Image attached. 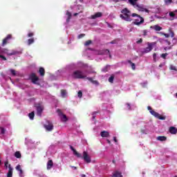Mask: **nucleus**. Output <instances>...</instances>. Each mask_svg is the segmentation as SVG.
Wrapping results in <instances>:
<instances>
[{
	"instance_id": "obj_1",
	"label": "nucleus",
	"mask_w": 177,
	"mask_h": 177,
	"mask_svg": "<svg viewBox=\"0 0 177 177\" xmlns=\"http://www.w3.org/2000/svg\"><path fill=\"white\" fill-rule=\"evenodd\" d=\"M85 53H87V56L90 60H93L96 62H102V60H106V59H111V55H110V50H92L88 48L86 50Z\"/></svg>"
},
{
	"instance_id": "obj_2",
	"label": "nucleus",
	"mask_w": 177,
	"mask_h": 177,
	"mask_svg": "<svg viewBox=\"0 0 177 177\" xmlns=\"http://www.w3.org/2000/svg\"><path fill=\"white\" fill-rule=\"evenodd\" d=\"M72 78H75V80H88L93 85H99V82L95 80L94 77H86V74L85 72L82 71H75L71 75Z\"/></svg>"
},
{
	"instance_id": "obj_3",
	"label": "nucleus",
	"mask_w": 177,
	"mask_h": 177,
	"mask_svg": "<svg viewBox=\"0 0 177 177\" xmlns=\"http://www.w3.org/2000/svg\"><path fill=\"white\" fill-rule=\"evenodd\" d=\"M19 53H20V52L17 50H12L11 52H9V50L0 47V59H2V60H6V57L4 55H7L8 56H13L15 55H19Z\"/></svg>"
},
{
	"instance_id": "obj_4",
	"label": "nucleus",
	"mask_w": 177,
	"mask_h": 177,
	"mask_svg": "<svg viewBox=\"0 0 177 177\" xmlns=\"http://www.w3.org/2000/svg\"><path fill=\"white\" fill-rule=\"evenodd\" d=\"M88 65L84 64L82 62H79L77 64H71L68 65L66 68V71H71V70H75L77 68H86Z\"/></svg>"
},
{
	"instance_id": "obj_5",
	"label": "nucleus",
	"mask_w": 177,
	"mask_h": 177,
	"mask_svg": "<svg viewBox=\"0 0 177 177\" xmlns=\"http://www.w3.org/2000/svg\"><path fill=\"white\" fill-rule=\"evenodd\" d=\"M121 12L122 14L120 15V17H121L122 20H125V21H132V18H131L132 15H131V11H129V10L124 8Z\"/></svg>"
},
{
	"instance_id": "obj_6",
	"label": "nucleus",
	"mask_w": 177,
	"mask_h": 177,
	"mask_svg": "<svg viewBox=\"0 0 177 177\" xmlns=\"http://www.w3.org/2000/svg\"><path fill=\"white\" fill-rule=\"evenodd\" d=\"M131 17H137V19H136L135 21H133V24H135L136 26H140V24L145 22V19H143V17H140V15L133 13L131 15Z\"/></svg>"
},
{
	"instance_id": "obj_7",
	"label": "nucleus",
	"mask_w": 177,
	"mask_h": 177,
	"mask_svg": "<svg viewBox=\"0 0 177 177\" xmlns=\"http://www.w3.org/2000/svg\"><path fill=\"white\" fill-rule=\"evenodd\" d=\"M150 114H151V115H153V117H155L156 118H158V120H165V116H160V113L156 112V111L153 110L151 106H148L147 107Z\"/></svg>"
},
{
	"instance_id": "obj_8",
	"label": "nucleus",
	"mask_w": 177,
	"mask_h": 177,
	"mask_svg": "<svg viewBox=\"0 0 177 177\" xmlns=\"http://www.w3.org/2000/svg\"><path fill=\"white\" fill-rule=\"evenodd\" d=\"M138 106H136V104H131V103L127 102L124 104V109L128 111H132V110H136Z\"/></svg>"
},
{
	"instance_id": "obj_9",
	"label": "nucleus",
	"mask_w": 177,
	"mask_h": 177,
	"mask_svg": "<svg viewBox=\"0 0 177 177\" xmlns=\"http://www.w3.org/2000/svg\"><path fill=\"white\" fill-rule=\"evenodd\" d=\"M153 45H154V43H148V47L141 49V53L145 54V53H149V52H151Z\"/></svg>"
},
{
	"instance_id": "obj_10",
	"label": "nucleus",
	"mask_w": 177,
	"mask_h": 177,
	"mask_svg": "<svg viewBox=\"0 0 177 177\" xmlns=\"http://www.w3.org/2000/svg\"><path fill=\"white\" fill-rule=\"evenodd\" d=\"M44 128L48 132L53 130V124L49 121H47L46 124H44Z\"/></svg>"
},
{
	"instance_id": "obj_11",
	"label": "nucleus",
	"mask_w": 177,
	"mask_h": 177,
	"mask_svg": "<svg viewBox=\"0 0 177 177\" xmlns=\"http://www.w3.org/2000/svg\"><path fill=\"white\" fill-rule=\"evenodd\" d=\"M83 160H84L85 162H87V164H89L92 161L91 156H89L86 151L83 152Z\"/></svg>"
},
{
	"instance_id": "obj_12",
	"label": "nucleus",
	"mask_w": 177,
	"mask_h": 177,
	"mask_svg": "<svg viewBox=\"0 0 177 177\" xmlns=\"http://www.w3.org/2000/svg\"><path fill=\"white\" fill-rule=\"evenodd\" d=\"M37 115L41 117L42 115V111H44V106L41 104L36 105Z\"/></svg>"
},
{
	"instance_id": "obj_13",
	"label": "nucleus",
	"mask_w": 177,
	"mask_h": 177,
	"mask_svg": "<svg viewBox=\"0 0 177 177\" xmlns=\"http://www.w3.org/2000/svg\"><path fill=\"white\" fill-rule=\"evenodd\" d=\"M57 113H58V115L60 117V119L62 121H63V122H66L67 121V116L64 114H63V113H62V111H60V109L57 110Z\"/></svg>"
},
{
	"instance_id": "obj_14",
	"label": "nucleus",
	"mask_w": 177,
	"mask_h": 177,
	"mask_svg": "<svg viewBox=\"0 0 177 177\" xmlns=\"http://www.w3.org/2000/svg\"><path fill=\"white\" fill-rule=\"evenodd\" d=\"M8 80H10V81H11V82H12L13 84V80H12L11 77H6V75H5L3 73L1 74L0 81H1L3 84H5V82H6Z\"/></svg>"
},
{
	"instance_id": "obj_15",
	"label": "nucleus",
	"mask_w": 177,
	"mask_h": 177,
	"mask_svg": "<svg viewBox=\"0 0 177 177\" xmlns=\"http://www.w3.org/2000/svg\"><path fill=\"white\" fill-rule=\"evenodd\" d=\"M15 169L19 172V177H24V171H23V169H21V166L20 165H18Z\"/></svg>"
},
{
	"instance_id": "obj_16",
	"label": "nucleus",
	"mask_w": 177,
	"mask_h": 177,
	"mask_svg": "<svg viewBox=\"0 0 177 177\" xmlns=\"http://www.w3.org/2000/svg\"><path fill=\"white\" fill-rule=\"evenodd\" d=\"M6 177H13V167L10 165H8V171L6 174Z\"/></svg>"
},
{
	"instance_id": "obj_17",
	"label": "nucleus",
	"mask_w": 177,
	"mask_h": 177,
	"mask_svg": "<svg viewBox=\"0 0 177 177\" xmlns=\"http://www.w3.org/2000/svg\"><path fill=\"white\" fill-rule=\"evenodd\" d=\"M30 79L32 80V82L33 84H38V80L39 78L37 77V75H35V73H32L30 75Z\"/></svg>"
},
{
	"instance_id": "obj_18",
	"label": "nucleus",
	"mask_w": 177,
	"mask_h": 177,
	"mask_svg": "<svg viewBox=\"0 0 177 177\" xmlns=\"http://www.w3.org/2000/svg\"><path fill=\"white\" fill-rule=\"evenodd\" d=\"M8 73H10V75H12V77H17L19 76V72L16 71L14 69H9Z\"/></svg>"
},
{
	"instance_id": "obj_19",
	"label": "nucleus",
	"mask_w": 177,
	"mask_h": 177,
	"mask_svg": "<svg viewBox=\"0 0 177 177\" xmlns=\"http://www.w3.org/2000/svg\"><path fill=\"white\" fill-rule=\"evenodd\" d=\"M102 16H103L102 12H96L95 14L91 16V19H95L99 17H102Z\"/></svg>"
},
{
	"instance_id": "obj_20",
	"label": "nucleus",
	"mask_w": 177,
	"mask_h": 177,
	"mask_svg": "<svg viewBox=\"0 0 177 177\" xmlns=\"http://www.w3.org/2000/svg\"><path fill=\"white\" fill-rule=\"evenodd\" d=\"M12 38V35H8L5 39H3L2 42V46H5L8 44V41Z\"/></svg>"
},
{
	"instance_id": "obj_21",
	"label": "nucleus",
	"mask_w": 177,
	"mask_h": 177,
	"mask_svg": "<svg viewBox=\"0 0 177 177\" xmlns=\"http://www.w3.org/2000/svg\"><path fill=\"white\" fill-rule=\"evenodd\" d=\"M152 30H155V31H161L162 30V28L158 25L152 26L150 27Z\"/></svg>"
},
{
	"instance_id": "obj_22",
	"label": "nucleus",
	"mask_w": 177,
	"mask_h": 177,
	"mask_svg": "<svg viewBox=\"0 0 177 177\" xmlns=\"http://www.w3.org/2000/svg\"><path fill=\"white\" fill-rule=\"evenodd\" d=\"M169 131L170 133H171L172 135H176L177 133V129L175 128L174 127H171Z\"/></svg>"
},
{
	"instance_id": "obj_23",
	"label": "nucleus",
	"mask_w": 177,
	"mask_h": 177,
	"mask_svg": "<svg viewBox=\"0 0 177 177\" xmlns=\"http://www.w3.org/2000/svg\"><path fill=\"white\" fill-rule=\"evenodd\" d=\"M100 136H102V138H109L110 133H109V131H104L100 133Z\"/></svg>"
},
{
	"instance_id": "obj_24",
	"label": "nucleus",
	"mask_w": 177,
	"mask_h": 177,
	"mask_svg": "<svg viewBox=\"0 0 177 177\" xmlns=\"http://www.w3.org/2000/svg\"><path fill=\"white\" fill-rule=\"evenodd\" d=\"M53 167V161H52V160H48L47 162V169L48 170L52 169Z\"/></svg>"
},
{
	"instance_id": "obj_25",
	"label": "nucleus",
	"mask_w": 177,
	"mask_h": 177,
	"mask_svg": "<svg viewBox=\"0 0 177 177\" xmlns=\"http://www.w3.org/2000/svg\"><path fill=\"white\" fill-rule=\"evenodd\" d=\"M66 16L67 17L66 19V23H69L70 19H71V12L66 11Z\"/></svg>"
},
{
	"instance_id": "obj_26",
	"label": "nucleus",
	"mask_w": 177,
	"mask_h": 177,
	"mask_svg": "<svg viewBox=\"0 0 177 177\" xmlns=\"http://www.w3.org/2000/svg\"><path fill=\"white\" fill-rule=\"evenodd\" d=\"M39 74L44 77L45 75V69L43 67H40L39 69Z\"/></svg>"
},
{
	"instance_id": "obj_27",
	"label": "nucleus",
	"mask_w": 177,
	"mask_h": 177,
	"mask_svg": "<svg viewBox=\"0 0 177 177\" xmlns=\"http://www.w3.org/2000/svg\"><path fill=\"white\" fill-rule=\"evenodd\" d=\"M112 177H122V174H121V172L118 171H115L113 174Z\"/></svg>"
},
{
	"instance_id": "obj_28",
	"label": "nucleus",
	"mask_w": 177,
	"mask_h": 177,
	"mask_svg": "<svg viewBox=\"0 0 177 177\" xmlns=\"http://www.w3.org/2000/svg\"><path fill=\"white\" fill-rule=\"evenodd\" d=\"M71 149L73 151V154L75 156H77L78 158L81 157V154L77 152V151H75V149L73 147H71Z\"/></svg>"
},
{
	"instance_id": "obj_29",
	"label": "nucleus",
	"mask_w": 177,
	"mask_h": 177,
	"mask_svg": "<svg viewBox=\"0 0 177 177\" xmlns=\"http://www.w3.org/2000/svg\"><path fill=\"white\" fill-rule=\"evenodd\" d=\"M157 140H160V142H165V140H167V137L158 136V137H157Z\"/></svg>"
},
{
	"instance_id": "obj_30",
	"label": "nucleus",
	"mask_w": 177,
	"mask_h": 177,
	"mask_svg": "<svg viewBox=\"0 0 177 177\" xmlns=\"http://www.w3.org/2000/svg\"><path fill=\"white\" fill-rule=\"evenodd\" d=\"M61 96L62 97H66L67 96V91L66 90L61 91Z\"/></svg>"
},
{
	"instance_id": "obj_31",
	"label": "nucleus",
	"mask_w": 177,
	"mask_h": 177,
	"mask_svg": "<svg viewBox=\"0 0 177 177\" xmlns=\"http://www.w3.org/2000/svg\"><path fill=\"white\" fill-rule=\"evenodd\" d=\"M109 82H110L111 84H113V82H114V75H111L109 79H108Z\"/></svg>"
},
{
	"instance_id": "obj_32",
	"label": "nucleus",
	"mask_w": 177,
	"mask_h": 177,
	"mask_svg": "<svg viewBox=\"0 0 177 177\" xmlns=\"http://www.w3.org/2000/svg\"><path fill=\"white\" fill-rule=\"evenodd\" d=\"M109 70H110V66L107 65L102 69V71H103L104 73H107Z\"/></svg>"
},
{
	"instance_id": "obj_33",
	"label": "nucleus",
	"mask_w": 177,
	"mask_h": 177,
	"mask_svg": "<svg viewBox=\"0 0 177 177\" xmlns=\"http://www.w3.org/2000/svg\"><path fill=\"white\" fill-rule=\"evenodd\" d=\"M34 42H35L34 38H30L28 39V46L32 45V44H34Z\"/></svg>"
},
{
	"instance_id": "obj_34",
	"label": "nucleus",
	"mask_w": 177,
	"mask_h": 177,
	"mask_svg": "<svg viewBox=\"0 0 177 177\" xmlns=\"http://www.w3.org/2000/svg\"><path fill=\"white\" fill-rule=\"evenodd\" d=\"M15 157H16L17 158H21V153H20V151H16L15 153Z\"/></svg>"
},
{
	"instance_id": "obj_35",
	"label": "nucleus",
	"mask_w": 177,
	"mask_h": 177,
	"mask_svg": "<svg viewBox=\"0 0 177 177\" xmlns=\"http://www.w3.org/2000/svg\"><path fill=\"white\" fill-rule=\"evenodd\" d=\"M165 5H167V6L171 5L172 3V0H164Z\"/></svg>"
},
{
	"instance_id": "obj_36",
	"label": "nucleus",
	"mask_w": 177,
	"mask_h": 177,
	"mask_svg": "<svg viewBox=\"0 0 177 177\" xmlns=\"http://www.w3.org/2000/svg\"><path fill=\"white\" fill-rule=\"evenodd\" d=\"M34 112H31L30 113L28 114V117L30 118V120H34Z\"/></svg>"
},
{
	"instance_id": "obj_37",
	"label": "nucleus",
	"mask_w": 177,
	"mask_h": 177,
	"mask_svg": "<svg viewBox=\"0 0 177 177\" xmlns=\"http://www.w3.org/2000/svg\"><path fill=\"white\" fill-rule=\"evenodd\" d=\"M169 16H170V17L172 18V20H174V18L175 17V13H174V12H170L169 13Z\"/></svg>"
},
{
	"instance_id": "obj_38",
	"label": "nucleus",
	"mask_w": 177,
	"mask_h": 177,
	"mask_svg": "<svg viewBox=\"0 0 177 177\" xmlns=\"http://www.w3.org/2000/svg\"><path fill=\"white\" fill-rule=\"evenodd\" d=\"M91 44H92V41L88 40V41L85 42L84 45H85V46H89V45H91Z\"/></svg>"
},
{
	"instance_id": "obj_39",
	"label": "nucleus",
	"mask_w": 177,
	"mask_h": 177,
	"mask_svg": "<svg viewBox=\"0 0 177 177\" xmlns=\"http://www.w3.org/2000/svg\"><path fill=\"white\" fill-rule=\"evenodd\" d=\"M169 68H170V70H173L174 71H176V66H175L174 65H170Z\"/></svg>"
},
{
	"instance_id": "obj_40",
	"label": "nucleus",
	"mask_w": 177,
	"mask_h": 177,
	"mask_svg": "<svg viewBox=\"0 0 177 177\" xmlns=\"http://www.w3.org/2000/svg\"><path fill=\"white\" fill-rule=\"evenodd\" d=\"M77 97H80V99H81V97H82V91H78Z\"/></svg>"
},
{
	"instance_id": "obj_41",
	"label": "nucleus",
	"mask_w": 177,
	"mask_h": 177,
	"mask_svg": "<svg viewBox=\"0 0 177 177\" xmlns=\"http://www.w3.org/2000/svg\"><path fill=\"white\" fill-rule=\"evenodd\" d=\"M169 35L171 37V38H174V37H175V34L174 33L173 31H171V29H169Z\"/></svg>"
},
{
	"instance_id": "obj_42",
	"label": "nucleus",
	"mask_w": 177,
	"mask_h": 177,
	"mask_svg": "<svg viewBox=\"0 0 177 177\" xmlns=\"http://www.w3.org/2000/svg\"><path fill=\"white\" fill-rule=\"evenodd\" d=\"M167 55L168 53H163L160 55V57H162V59H166Z\"/></svg>"
},
{
	"instance_id": "obj_43",
	"label": "nucleus",
	"mask_w": 177,
	"mask_h": 177,
	"mask_svg": "<svg viewBox=\"0 0 177 177\" xmlns=\"http://www.w3.org/2000/svg\"><path fill=\"white\" fill-rule=\"evenodd\" d=\"M129 62L131 64V68H132V69H133V70H135V68H136V65H135V64L131 62V61H129Z\"/></svg>"
},
{
	"instance_id": "obj_44",
	"label": "nucleus",
	"mask_w": 177,
	"mask_h": 177,
	"mask_svg": "<svg viewBox=\"0 0 177 177\" xmlns=\"http://www.w3.org/2000/svg\"><path fill=\"white\" fill-rule=\"evenodd\" d=\"M85 37V34H81L77 36L78 39H81V38H84Z\"/></svg>"
},
{
	"instance_id": "obj_45",
	"label": "nucleus",
	"mask_w": 177,
	"mask_h": 177,
	"mask_svg": "<svg viewBox=\"0 0 177 177\" xmlns=\"http://www.w3.org/2000/svg\"><path fill=\"white\" fill-rule=\"evenodd\" d=\"M0 131H1V133L3 135V133H5V129H3V127H0Z\"/></svg>"
},
{
	"instance_id": "obj_46",
	"label": "nucleus",
	"mask_w": 177,
	"mask_h": 177,
	"mask_svg": "<svg viewBox=\"0 0 177 177\" xmlns=\"http://www.w3.org/2000/svg\"><path fill=\"white\" fill-rule=\"evenodd\" d=\"M75 9H78L79 10H82V6H77L75 7Z\"/></svg>"
},
{
	"instance_id": "obj_47",
	"label": "nucleus",
	"mask_w": 177,
	"mask_h": 177,
	"mask_svg": "<svg viewBox=\"0 0 177 177\" xmlns=\"http://www.w3.org/2000/svg\"><path fill=\"white\" fill-rule=\"evenodd\" d=\"M28 37H34V33L33 32L28 33Z\"/></svg>"
},
{
	"instance_id": "obj_48",
	"label": "nucleus",
	"mask_w": 177,
	"mask_h": 177,
	"mask_svg": "<svg viewBox=\"0 0 177 177\" xmlns=\"http://www.w3.org/2000/svg\"><path fill=\"white\" fill-rule=\"evenodd\" d=\"M95 118H96V112H93V117H92V118H93V120H95Z\"/></svg>"
},
{
	"instance_id": "obj_49",
	"label": "nucleus",
	"mask_w": 177,
	"mask_h": 177,
	"mask_svg": "<svg viewBox=\"0 0 177 177\" xmlns=\"http://www.w3.org/2000/svg\"><path fill=\"white\" fill-rule=\"evenodd\" d=\"M157 57V54H156V53H153V60H154V62H156V58Z\"/></svg>"
},
{
	"instance_id": "obj_50",
	"label": "nucleus",
	"mask_w": 177,
	"mask_h": 177,
	"mask_svg": "<svg viewBox=\"0 0 177 177\" xmlns=\"http://www.w3.org/2000/svg\"><path fill=\"white\" fill-rule=\"evenodd\" d=\"M4 164H5L6 168L8 169V165H9V162L8 161H6Z\"/></svg>"
},
{
	"instance_id": "obj_51",
	"label": "nucleus",
	"mask_w": 177,
	"mask_h": 177,
	"mask_svg": "<svg viewBox=\"0 0 177 177\" xmlns=\"http://www.w3.org/2000/svg\"><path fill=\"white\" fill-rule=\"evenodd\" d=\"M39 177H47L46 175L43 174H39Z\"/></svg>"
},
{
	"instance_id": "obj_52",
	"label": "nucleus",
	"mask_w": 177,
	"mask_h": 177,
	"mask_svg": "<svg viewBox=\"0 0 177 177\" xmlns=\"http://www.w3.org/2000/svg\"><path fill=\"white\" fill-rule=\"evenodd\" d=\"M171 46H169V47H165V50H169V49H171Z\"/></svg>"
},
{
	"instance_id": "obj_53",
	"label": "nucleus",
	"mask_w": 177,
	"mask_h": 177,
	"mask_svg": "<svg viewBox=\"0 0 177 177\" xmlns=\"http://www.w3.org/2000/svg\"><path fill=\"white\" fill-rule=\"evenodd\" d=\"M147 32H148L147 30H143L144 35H147Z\"/></svg>"
},
{
	"instance_id": "obj_54",
	"label": "nucleus",
	"mask_w": 177,
	"mask_h": 177,
	"mask_svg": "<svg viewBox=\"0 0 177 177\" xmlns=\"http://www.w3.org/2000/svg\"><path fill=\"white\" fill-rule=\"evenodd\" d=\"M141 85H142V86H146L147 85V82H145L144 83H142Z\"/></svg>"
},
{
	"instance_id": "obj_55",
	"label": "nucleus",
	"mask_w": 177,
	"mask_h": 177,
	"mask_svg": "<svg viewBox=\"0 0 177 177\" xmlns=\"http://www.w3.org/2000/svg\"><path fill=\"white\" fill-rule=\"evenodd\" d=\"M164 66H165V64H160V65H159V67H164Z\"/></svg>"
},
{
	"instance_id": "obj_56",
	"label": "nucleus",
	"mask_w": 177,
	"mask_h": 177,
	"mask_svg": "<svg viewBox=\"0 0 177 177\" xmlns=\"http://www.w3.org/2000/svg\"><path fill=\"white\" fill-rule=\"evenodd\" d=\"M169 34H165V37H166V38H169Z\"/></svg>"
},
{
	"instance_id": "obj_57",
	"label": "nucleus",
	"mask_w": 177,
	"mask_h": 177,
	"mask_svg": "<svg viewBox=\"0 0 177 177\" xmlns=\"http://www.w3.org/2000/svg\"><path fill=\"white\" fill-rule=\"evenodd\" d=\"M81 12H82V10H81V11L79 12L75 13V14H74V16H78V14H79V13H81Z\"/></svg>"
},
{
	"instance_id": "obj_58",
	"label": "nucleus",
	"mask_w": 177,
	"mask_h": 177,
	"mask_svg": "<svg viewBox=\"0 0 177 177\" xmlns=\"http://www.w3.org/2000/svg\"><path fill=\"white\" fill-rule=\"evenodd\" d=\"M113 140H114V142H115V143H117V138H115V137H113Z\"/></svg>"
},
{
	"instance_id": "obj_59",
	"label": "nucleus",
	"mask_w": 177,
	"mask_h": 177,
	"mask_svg": "<svg viewBox=\"0 0 177 177\" xmlns=\"http://www.w3.org/2000/svg\"><path fill=\"white\" fill-rule=\"evenodd\" d=\"M138 42V44H140V42H142V39H140L138 41H137Z\"/></svg>"
},
{
	"instance_id": "obj_60",
	"label": "nucleus",
	"mask_w": 177,
	"mask_h": 177,
	"mask_svg": "<svg viewBox=\"0 0 177 177\" xmlns=\"http://www.w3.org/2000/svg\"><path fill=\"white\" fill-rule=\"evenodd\" d=\"M80 1V2H84V1H85V0H79Z\"/></svg>"
},
{
	"instance_id": "obj_61",
	"label": "nucleus",
	"mask_w": 177,
	"mask_h": 177,
	"mask_svg": "<svg viewBox=\"0 0 177 177\" xmlns=\"http://www.w3.org/2000/svg\"><path fill=\"white\" fill-rule=\"evenodd\" d=\"M85 176H85V175H84V174H83V175H82V177H85Z\"/></svg>"
},
{
	"instance_id": "obj_62",
	"label": "nucleus",
	"mask_w": 177,
	"mask_h": 177,
	"mask_svg": "<svg viewBox=\"0 0 177 177\" xmlns=\"http://www.w3.org/2000/svg\"><path fill=\"white\" fill-rule=\"evenodd\" d=\"M108 143H110V140H107Z\"/></svg>"
},
{
	"instance_id": "obj_63",
	"label": "nucleus",
	"mask_w": 177,
	"mask_h": 177,
	"mask_svg": "<svg viewBox=\"0 0 177 177\" xmlns=\"http://www.w3.org/2000/svg\"><path fill=\"white\" fill-rule=\"evenodd\" d=\"M118 93H120V91H118L117 95H118Z\"/></svg>"
},
{
	"instance_id": "obj_64",
	"label": "nucleus",
	"mask_w": 177,
	"mask_h": 177,
	"mask_svg": "<svg viewBox=\"0 0 177 177\" xmlns=\"http://www.w3.org/2000/svg\"><path fill=\"white\" fill-rule=\"evenodd\" d=\"M113 164L115 162L114 160H113Z\"/></svg>"
}]
</instances>
